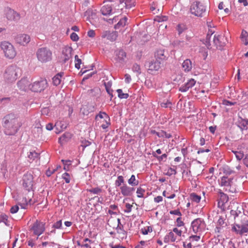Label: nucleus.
Wrapping results in <instances>:
<instances>
[{"mask_svg":"<svg viewBox=\"0 0 248 248\" xmlns=\"http://www.w3.org/2000/svg\"><path fill=\"white\" fill-rule=\"evenodd\" d=\"M3 126L7 135H15L22 125V119L14 113L6 115L3 118Z\"/></svg>","mask_w":248,"mask_h":248,"instance_id":"obj_1","label":"nucleus"},{"mask_svg":"<svg viewBox=\"0 0 248 248\" xmlns=\"http://www.w3.org/2000/svg\"><path fill=\"white\" fill-rule=\"evenodd\" d=\"M232 231L240 236L247 235L248 233V219L247 217L242 218L240 222L235 221L232 225Z\"/></svg>","mask_w":248,"mask_h":248,"instance_id":"obj_2","label":"nucleus"},{"mask_svg":"<svg viewBox=\"0 0 248 248\" xmlns=\"http://www.w3.org/2000/svg\"><path fill=\"white\" fill-rule=\"evenodd\" d=\"M37 60L41 63H46L52 61V51L46 46L38 48L36 51Z\"/></svg>","mask_w":248,"mask_h":248,"instance_id":"obj_3","label":"nucleus"},{"mask_svg":"<svg viewBox=\"0 0 248 248\" xmlns=\"http://www.w3.org/2000/svg\"><path fill=\"white\" fill-rule=\"evenodd\" d=\"M21 70L16 65H11L8 66L4 73V77L8 82H13L15 81L20 73Z\"/></svg>","mask_w":248,"mask_h":248,"instance_id":"obj_4","label":"nucleus"},{"mask_svg":"<svg viewBox=\"0 0 248 248\" xmlns=\"http://www.w3.org/2000/svg\"><path fill=\"white\" fill-rule=\"evenodd\" d=\"M233 179L229 178L227 176H224L221 177L220 180H218L219 185L224 186V189L226 191L234 193L237 192L235 186L233 185Z\"/></svg>","mask_w":248,"mask_h":248,"instance_id":"obj_5","label":"nucleus"},{"mask_svg":"<svg viewBox=\"0 0 248 248\" xmlns=\"http://www.w3.org/2000/svg\"><path fill=\"white\" fill-rule=\"evenodd\" d=\"M190 12L195 16L202 17L206 13V7L200 1L194 2L190 6Z\"/></svg>","mask_w":248,"mask_h":248,"instance_id":"obj_6","label":"nucleus"},{"mask_svg":"<svg viewBox=\"0 0 248 248\" xmlns=\"http://www.w3.org/2000/svg\"><path fill=\"white\" fill-rule=\"evenodd\" d=\"M0 46L6 57L13 59L16 56V51L13 46L9 42L2 41L0 43Z\"/></svg>","mask_w":248,"mask_h":248,"instance_id":"obj_7","label":"nucleus"},{"mask_svg":"<svg viewBox=\"0 0 248 248\" xmlns=\"http://www.w3.org/2000/svg\"><path fill=\"white\" fill-rule=\"evenodd\" d=\"M22 182V186L25 190L30 191L32 189L33 177L31 172H27L23 175Z\"/></svg>","mask_w":248,"mask_h":248,"instance_id":"obj_8","label":"nucleus"},{"mask_svg":"<svg viewBox=\"0 0 248 248\" xmlns=\"http://www.w3.org/2000/svg\"><path fill=\"white\" fill-rule=\"evenodd\" d=\"M206 224L201 218L195 219L191 224V228L195 233H200L205 230Z\"/></svg>","mask_w":248,"mask_h":248,"instance_id":"obj_9","label":"nucleus"},{"mask_svg":"<svg viewBox=\"0 0 248 248\" xmlns=\"http://www.w3.org/2000/svg\"><path fill=\"white\" fill-rule=\"evenodd\" d=\"M30 231H32L34 235L39 236L45 231V223L36 220L31 227ZM38 237H37V239H38Z\"/></svg>","mask_w":248,"mask_h":248,"instance_id":"obj_10","label":"nucleus"},{"mask_svg":"<svg viewBox=\"0 0 248 248\" xmlns=\"http://www.w3.org/2000/svg\"><path fill=\"white\" fill-rule=\"evenodd\" d=\"M73 51V50L71 46H66L63 47L60 58V62L62 64L65 63L72 58Z\"/></svg>","mask_w":248,"mask_h":248,"instance_id":"obj_11","label":"nucleus"},{"mask_svg":"<svg viewBox=\"0 0 248 248\" xmlns=\"http://www.w3.org/2000/svg\"><path fill=\"white\" fill-rule=\"evenodd\" d=\"M47 87V82L46 79H41L39 81H35L31 85L30 90L34 92H41L43 91Z\"/></svg>","mask_w":248,"mask_h":248,"instance_id":"obj_12","label":"nucleus"},{"mask_svg":"<svg viewBox=\"0 0 248 248\" xmlns=\"http://www.w3.org/2000/svg\"><path fill=\"white\" fill-rule=\"evenodd\" d=\"M213 42L217 48L222 49L226 44L227 40L224 35L215 34L214 37Z\"/></svg>","mask_w":248,"mask_h":248,"instance_id":"obj_13","label":"nucleus"},{"mask_svg":"<svg viewBox=\"0 0 248 248\" xmlns=\"http://www.w3.org/2000/svg\"><path fill=\"white\" fill-rule=\"evenodd\" d=\"M5 17L8 20L17 21L20 18V15L14 10L7 8L5 10Z\"/></svg>","mask_w":248,"mask_h":248,"instance_id":"obj_14","label":"nucleus"},{"mask_svg":"<svg viewBox=\"0 0 248 248\" xmlns=\"http://www.w3.org/2000/svg\"><path fill=\"white\" fill-rule=\"evenodd\" d=\"M217 194L218 207L221 209H224L225 208V204L229 201V197L227 194L223 193L220 189L218 190Z\"/></svg>","mask_w":248,"mask_h":248,"instance_id":"obj_15","label":"nucleus"},{"mask_svg":"<svg viewBox=\"0 0 248 248\" xmlns=\"http://www.w3.org/2000/svg\"><path fill=\"white\" fill-rule=\"evenodd\" d=\"M161 62L157 60H153L148 62L146 65L149 73L153 74V72L158 71L160 68Z\"/></svg>","mask_w":248,"mask_h":248,"instance_id":"obj_16","label":"nucleus"},{"mask_svg":"<svg viewBox=\"0 0 248 248\" xmlns=\"http://www.w3.org/2000/svg\"><path fill=\"white\" fill-rule=\"evenodd\" d=\"M16 42L22 46H26L31 41L29 35L25 34H21L17 35L15 38Z\"/></svg>","mask_w":248,"mask_h":248,"instance_id":"obj_17","label":"nucleus"},{"mask_svg":"<svg viewBox=\"0 0 248 248\" xmlns=\"http://www.w3.org/2000/svg\"><path fill=\"white\" fill-rule=\"evenodd\" d=\"M101 37L102 38H106L107 39L113 42L116 40L118 37V32L114 31H104L101 34Z\"/></svg>","mask_w":248,"mask_h":248,"instance_id":"obj_18","label":"nucleus"},{"mask_svg":"<svg viewBox=\"0 0 248 248\" xmlns=\"http://www.w3.org/2000/svg\"><path fill=\"white\" fill-rule=\"evenodd\" d=\"M18 87L23 91H27L31 88L30 82L27 78H23L17 82Z\"/></svg>","mask_w":248,"mask_h":248,"instance_id":"obj_19","label":"nucleus"},{"mask_svg":"<svg viewBox=\"0 0 248 248\" xmlns=\"http://www.w3.org/2000/svg\"><path fill=\"white\" fill-rule=\"evenodd\" d=\"M120 188L121 193L124 196H131L135 190L134 187H130L126 184H124Z\"/></svg>","mask_w":248,"mask_h":248,"instance_id":"obj_20","label":"nucleus"},{"mask_svg":"<svg viewBox=\"0 0 248 248\" xmlns=\"http://www.w3.org/2000/svg\"><path fill=\"white\" fill-rule=\"evenodd\" d=\"M237 125L242 131L248 129V120L243 119L241 117L239 116L235 123Z\"/></svg>","mask_w":248,"mask_h":248,"instance_id":"obj_21","label":"nucleus"},{"mask_svg":"<svg viewBox=\"0 0 248 248\" xmlns=\"http://www.w3.org/2000/svg\"><path fill=\"white\" fill-rule=\"evenodd\" d=\"M155 59L159 61H165L168 58L169 55L163 49H157L155 54Z\"/></svg>","mask_w":248,"mask_h":248,"instance_id":"obj_22","label":"nucleus"},{"mask_svg":"<svg viewBox=\"0 0 248 248\" xmlns=\"http://www.w3.org/2000/svg\"><path fill=\"white\" fill-rule=\"evenodd\" d=\"M115 60L117 62L122 63L126 57V53L123 49L117 50L115 51Z\"/></svg>","mask_w":248,"mask_h":248,"instance_id":"obj_23","label":"nucleus"},{"mask_svg":"<svg viewBox=\"0 0 248 248\" xmlns=\"http://www.w3.org/2000/svg\"><path fill=\"white\" fill-rule=\"evenodd\" d=\"M227 226V223L225 222L224 218L220 216L217 220V226L215 228V232L218 233L221 232V230L223 228Z\"/></svg>","mask_w":248,"mask_h":248,"instance_id":"obj_24","label":"nucleus"},{"mask_svg":"<svg viewBox=\"0 0 248 248\" xmlns=\"http://www.w3.org/2000/svg\"><path fill=\"white\" fill-rule=\"evenodd\" d=\"M196 83V81L191 78L188 80V81L185 84L182 85L180 88L179 91L181 92H185L189 90V89L192 88Z\"/></svg>","mask_w":248,"mask_h":248,"instance_id":"obj_25","label":"nucleus"},{"mask_svg":"<svg viewBox=\"0 0 248 248\" xmlns=\"http://www.w3.org/2000/svg\"><path fill=\"white\" fill-rule=\"evenodd\" d=\"M182 69L185 72H190L192 68V63L190 59L185 60L182 63Z\"/></svg>","mask_w":248,"mask_h":248,"instance_id":"obj_26","label":"nucleus"},{"mask_svg":"<svg viewBox=\"0 0 248 248\" xmlns=\"http://www.w3.org/2000/svg\"><path fill=\"white\" fill-rule=\"evenodd\" d=\"M134 1L133 0H119V4L118 5H122L123 7H125L126 9H130L135 6Z\"/></svg>","mask_w":248,"mask_h":248,"instance_id":"obj_27","label":"nucleus"},{"mask_svg":"<svg viewBox=\"0 0 248 248\" xmlns=\"http://www.w3.org/2000/svg\"><path fill=\"white\" fill-rule=\"evenodd\" d=\"M72 135L69 132H65L59 138V142L61 144L67 142L71 139Z\"/></svg>","mask_w":248,"mask_h":248,"instance_id":"obj_28","label":"nucleus"},{"mask_svg":"<svg viewBox=\"0 0 248 248\" xmlns=\"http://www.w3.org/2000/svg\"><path fill=\"white\" fill-rule=\"evenodd\" d=\"M40 159V154L35 151H30L28 153V160L29 162L31 163L35 159Z\"/></svg>","mask_w":248,"mask_h":248,"instance_id":"obj_29","label":"nucleus"},{"mask_svg":"<svg viewBox=\"0 0 248 248\" xmlns=\"http://www.w3.org/2000/svg\"><path fill=\"white\" fill-rule=\"evenodd\" d=\"M63 75V72H60L56 74L52 78V83L54 86H57L61 84L62 81V78Z\"/></svg>","mask_w":248,"mask_h":248,"instance_id":"obj_30","label":"nucleus"},{"mask_svg":"<svg viewBox=\"0 0 248 248\" xmlns=\"http://www.w3.org/2000/svg\"><path fill=\"white\" fill-rule=\"evenodd\" d=\"M151 133L153 134H155L159 138L165 137L167 139H169L172 137L170 134H168L164 130H161L160 132H157L155 130H151Z\"/></svg>","mask_w":248,"mask_h":248,"instance_id":"obj_31","label":"nucleus"},{"mask_svg":"<svg viewBox=\"0 0 248 248\" xmlns=\"http://www.w3.org/2000/svg\"><path fill=\"white\" fill-rule=\"evenodd\" d=\"M116 231L118 234V237L122 240L124 239H126L127 237V232L124 230V226H121V227H116Z\"/></svg>","mask_w":248,"mask_h":248,"instance_id":"obj_32","label":"nucleus"},{"mask_svg":"<svg viewBox=\"0 0 248 248\" xmlns=\"http://www.w3.org/2000/svg\"><path fill=\"white\" fill-rule=\"evenodd\" d=\"M230 214L231 216L233 217L235 221H236V218L240 216L241 217V219L243 218L244 217H246L243 214V213L241 211V209H239V207H237L236 210H231L230 211Z\"/></svg>","mask_w":248,"mask_h":248,"instance_id":"obj_33","label":"nucleus"},{"mask_svg":"<svg viewBox=\"0 0 248 248\" xmlns=\"http://www.w3.org/2000/svg\"><path fill=\"white\" fill-rule=\"evenodd\" d=\"M127 20V18L125 16L120 18L118 22L116 25H115L114 29L117 30L119 29L121 27H124L126 25Z\"/></svg>","mask_w":248,"mask_h":248,"instance_id":"obj_34","label":"nucleus"},{"mask_svg":"<svg viewBox=\"0 0 248 248\" xmlns=\"http://www.w3.org/2000/svg\"><path fill=\"white\" fill-rule=\"evenodd\" d=\"M112 11V7L109 5L103 6L101 9V12L102 15L106 16L110 15Z\"/></svg>","mask_w":248,"mask_h":248,"instance_id":"obj_35","label":"nucleus"},{"mask_svg":"<svg viewBox=\"0 0 248 248\" xmlns=\"http://www.w3.org/2000/svg\"><path fill=\"white\" fill-rule=\"evenodd\" d=\"M100 92V89L96 87L88 90L87 93L90 96L96 97L99 94Z\"/></svg>","mask_w":248,"mask_h":248,"instance_id":"obj_36","label":"nucleus"},{"mask_svg":"<svg viewBox=\"0 0 248 248\" xmlns=\"http://www.w3.org/2000/svg\"><path fill=\"white\" fill-rule=\"evenodd\" d=\"M241 39L245 45L248 44V33L245 30H243L241 34Z\"/></svg>","mask_w":248,"mask_h":248,"instance_id":"obj_37","label":"nucleus"},{"mask_svg":"<svg viewBox=\"0 0 248 248\" xmlns=\"http://www.w3.org/2000/svg\"><path fill=\"white\" fill-rule=\"evenodd\" d=\"M176 238L173 232H170L165 237L164 241L167 242L168 240H170L171 242H173L175 241Z\"/></svg>","mask_w":248,"mask_h":248,"instance_id":"obj_38","label":"nucleus"},{"mask_svg":"<svg viewBox=\"0 0 248 248\" xmlns=\"http://www.w3.org/2000/svg\"><path fill=\"white\" fill-rule=\"evenodd\" d=\"M128 183L131 186H138L139 182L138 180L136 179V177L134 175H132L130 179L128 180Z\"/></svg>","mask_w":248,"mask_h":248,"instance_id":"obj_39","label":"nucleus"},{"mask_svg":"<svg viewBox=\"0 0 248 248\" xmlns=\"http://www.w3.org/2000/svg\"><path fill=\"white\" fill-rule=\"evenodd\" d=\"M191 200L192 202H194L196 203H199L201 199V197L199 195H197L195 193H192L190 195Z\"/></svg>","mask_w":248,"mask_h":248,"instance_id":"obj_40","label":"nucleus"},{"mask_svg":"<svg viewBox=\"0 0 248 248\" xmlns=\"http://www.w3.org/2000/svg\"><path fill=\"white\" fill-rule=\"evenodd\" d=\"M116 91L118 93V96L120 99H127L129 97V94L123 93L122 89H117Z\"/></svg>","mask_w":248,"mask_h":248,"instance_id":"obj_41","label":"nucleus"},{"mask_svg":"<svg viewBox=\"0 0 248 248\" xmlns=\"http://www.w3.org/2000/svg\"><path fill=\"white\" fill-rule=\"evenodd\" d=\"M222 171L223 173L226 175H229L234 172V171L228 166H224L222 168Z\"/></svg>","mask_w":248,"mask_h":248,"instance_id":"obj_42","label":"nucleus"},{"mask_svg":"<svg viewBox=\"0 0 248 248\" xmlns=\"http://www.w3.org/2000/svg\"><path fill=\"white\" fill-rule=\"evenodd\" d=\"M3 222L6 226H9L8 216L5 214H1L0 215V223Z\"/></svg>","mask_w":248,"mask_h":248,"instance_id":"obj_43","label":"nucleus"},{"mask_svg":"<svg viewBox=\"0 0 248 248\" xmlns=\"http://www.w3.org/2000/svg\"><path fill=\"white\" fill-rule=\"evenodd\" d=\"M124 178L123 176L120 175L117 177V180L115 182L116 186H121L122 184H124Z\"/></svg>","mask_w":248,"mask_h":248,"instance_id":"obj_44","label":"nucleus"},{"mask_svg":"<svg viewBox=\"0 0 248 248\" xmlns=\"http://www.w3.org/2000/svg\"><path fill=\"white\" fill-rule=\"evenodd\" d=\"M87 190L90 193H93L94 194H98L102 192V189L99 187H96L91 189H87Z\"/></svg>","mask_w":248,"mask_h":248,"instance_id":"obj_45","label":"nucleus"},{"mask_svg":"<svg viewBox=\"0 0 248 248\" xmlns=\"http://www.w3.org/2000/svg\"><path fill=\"white\" fill-rule=\"evenodd\" d=\"M152 155L154 157H155L157 159V160L159 161H163L165 159V160L166 159L167 157V155L166 154H164L161 156H158L156 155V153L154 152H153Z\"/></svg>","mask_w":248,"mask_h":248,"instance_id":"obj_46","label":"nucleus"},{"mask_svg":"<svg viewBox=\"0 0 248 248\" xmlns=\"http://www.w3.org/2000/svg\"><path fill=\"white\" fill-rule=\"evenodd\" d=\"M232 152L238 160H241L244 156L243 153L240 151H232Z\"/></svg>","mask_w":248,"mask_h":248,"instance_id":"obj_47","label":"nucleus"},{"mask_svg":"<svg viewBox=\"0 0 248 248\" xmlns=\"http://www.w3.org/2000/svg\"><path fill=\"white\" fill-rule=\"evenodd\" d=\"M75 67L78 69H79L80 68V64L82 63L81 60L79 59L78 55H75Z\"/></svg>","mask_w":248,"mask_h":248,"instance_id":"obj_48","label":"nucleus"},{"mask_svg":"<svg viewBox=\"0 0 248 248\" xmlns=\"http://www.w3.org/2000/svg\"><path fill=\"white\" fill-rule=\"evenodd\" d=\"M176 166H174L173 168H170L168 169L167 172L166 173V175L170 176L173 174H174V175L176 174L177 173V171L176 170Z\"/></svg>","mask_w":248,"mask_h":248,"instance_id":"obj_49","label":"nucleus"},{"mask_svg":"<svg viewBox=\"0 0 248 248\" xmlns=\"http://www.w3.org/2000/svg\"><path fill=\"white\" fill-rule=\"evenodd\" d=\"M62 178L64 180L66 183L68 184L70 182L71 177L70 174L67 172H65L62 175Z\"/></svg>","mask_w":248,"mask_h":248,"instance_id":"obj_50","label":"nucleus"},{"mask_svg":"<svg viewBox=\"0 0 248 248\" xmlns=\"http://www.w3.org/2000/svg\"><path fill=\"white\" fill-rule=\"evenodd\" d=\"M145 190L142 188L141 187H140L137 188V196L139 198H143V194L145 193Z\"/></svg>","mask_w":248,"mask_h":248,"instance_id":"obj_51","label":"nucleus"},{"mask_svg":"<svg viewBox=\"0 0 248 248\" xmlns=\"http://www.w3.org/2000/svg\"><path fill=\"white\" fill-rule=\"evenodd\" d=\"M132 70L134 72H137L138 75L141 73L140 66L137 63H135L133 64L132 67Z\"/></svg>","mask_w":248,"mask_h":248,"instance_id":"obj_52","label":"nucleus"},{"mask_svg":"<svg viewBox=\"0 0 248 248\" xmlns=\"http://www.w3.org/2000/svg\"><path fill=\"white\" fill-rule=\"evenodd\" d=\"M141 232L143 234L146 235V234H147L149 232H152V228L150 226H148L147 227H144L143 228L141 229Z\"/></svg>","mask_w":248,"mask_h":248,"instance_id":"obj_53","label":"nucleus"},{"mask_svg":"<svg viewBox=\"0 0 248 248\" xmlns=\"http://www.w3.org/2000/svg\"><path fill=\"white\" fill-rule=\"evenodd\" d=\"M53 228L55 229H62V220H60L54 223L53 225Z\"/></svg>","mask_w":248,"mask_h":248,"instance_id":"obj_54","label":"nucleus"},{"mask_svg":"<svg viewBox=\"0 0 248 248\" xmlns=\"http://www.w3.org/2000/svg\"><path fill=\"white\" fill-rule=\"evenodd\" d=\"M171 105H172L170 101H169V100H167L166 102H162L160 104V106L162 108H170L171 107Z\"/></svg>","mask_w":248,"mask_h":248,"instance_id":"obj_55","label":"nucleus"},{"mask_svg":"<svg viewBox=\"0 0 248 248\" xmlns=\"http://www.w3.org/2000/svg\"><path fill=\"white\" fill-rule=\"evenodd\" d=\"M103 115H104L106 118L108 120V121H110V119H109V116H108V115L105 112H100L99 114H98L96 117H95V119L97 120V118L99 117L100 118V119H102L103 118Z\"/></svg>","mask_w":248,"mask_h":248,"instance_id":"obj_56","label":"nucleus"},{"mask_svg":"<svg viewBox=\"0 0 248 248\" xmlns=\"http://www.w3.org/2000/svg\"><path fill=\"white\" fill-rule=\"evenodd\" d=\"M176 226H177L178 227H181V226H183L184 225V223L182 221V217H179L177 218L176 221Z\"/></svg>","mask_w":248,"mask_h":248,"instance_id":"obj_57","label":"nucleus"},{"mask_svg":"<svg viewBox=\"0 0 248 248\" xmlns=\"http://www.w3.org/2000/svg\"><path fill=\"white\" fill-rule=\"evenodd\" d=\"M86 15L89 16H92L93 18L96 16L95 13L93 11L92 9H88L86 12Z\"/></svg>","mask_w":248,"mask_h":248,"instance_id":"obj_58","label":"nucleus"},{"mask_svg":"<svg viewBox=\"0 0 248 248\" xmlns=\"http://www.w3.org/2000/svg\"><path fill=\"white\" fill-rule=\"evenodd\" d=\"M81 146L83 147V148L89 146L91 144L90 141L85 140H81Z\"/></svg>","mask_w":248,"mask_h":248,"instance_id":"obj_59","label":"nucleus"},{"mask_svg":"<svg viewBox=\"0 0 248 248\" xmlns=\"http://www.w3.org/2000/svg\"><path fill=\"white\" fill-rule=\"evenodd\" d=\"M70 38L73 41H77L79 39V37L77 33L72 32L70 35Z\"/></svg>","mask_w":248,"mask_h":248,"instance_id":"obj_60","label":"nucleus"},{"mask_svg":"<svg viewBox=\"0 0 248 248\" xmlns=\"http://www.w3.org/2000/svg\"><path fill=\"white\" fill-rule=\"evenodd\" d=\"M170 214L171 215H175L179 216V217L182 216V213L180 211L179 209L171 210L170 212Z\"/></svg>","mask_w":248,"mask_h":248,"instance_id":"obj_61","label":"nucleus"},{"mask_svg":"<svg viewBox=\"0 0 248 248\" xmlns=\"http://www.w3.org/2000/svg\"><path fill=\"white\" fill-rule=\"evenodd\" d=\"M223 103V105H224L225 106H233V105H234L236 104L235 102H231V101L227 100H224L223 101V103Z\"/></svg>","mask_w":248,"mask_h":248,"instance_id":"obj_62","label":"nucleus"},{"mask_svg":"<svg viewBox=\"0 0 248 248\" xmlns=\"http://www.w3.org/2000/svg\"><path fill=\"white\" fill-rule=\"evenodd\" d=\"M19 210V207L17 205H14L10 209V213L12 214L16 213Z\"/></svg>","mask_w":248,"mask_h":248,"instance_id":"obj_63","label":"nucleus"},{"mask_svg":"<svg viewBox=\"0 0 248 248\" xmlns=\"http://www.w3.org/2000/svg\"><path fill=\"white\" fill-rule=\"evenodd\" d=\"M126 209L124 210L125 213H130L131 211L132 205L130 204L127 203L125 204Z\"/></svg>","mask_w":248,"mask_h":248,"instance_id":"obj_64","label":"nucleus"}]
</instances>
